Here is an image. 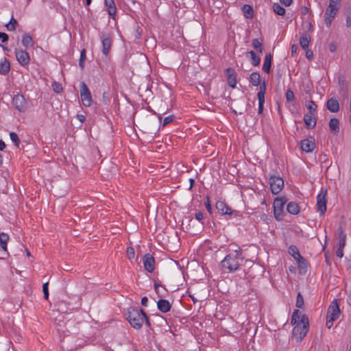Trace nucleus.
Masks as SVG:
<instances>
[{"label": "nucleus", "mask_w": 351, "mask_h": 351, "mask_svg": "<svg viewBox=\"0 0 351 351\" xmlns=\"http://www.w3.org/2000/svg\"><path fill=\"white\" fill-rule=\"evenodd\" d=\"M195 219H196L197 220H198V221H201V220H202V219H203V218H204V215H203V213H202V212L199 211V212L196 213V214H195Z\"/></svg>", "instance_id": "3c124183"}, {"label": "nucleus", "mask_w": 351, "mask_h": 351, "mask_svg": "<svg viewBox=\"0 0 351 351\" xmlns=\"http://www.w3.org/2000/svg\"><path fill=\"white\" fill-rule=\"evenodd\" d=\"M252 45L255 49H257L261 53H263V49L262 40H260L258 38L253 39Z\"/></svg>", "instance_id": "72a5a7b5"}, {"label": "nucleus", "mask_w": 351, "mask_h": 351, "mask_svg": "<svg viewBox=\"0 0 351 351\" xmlns=\"http://www.w3.org/2000/svg\"><path fill=\"white\" fill-rule=\"evenodd\" d=\"M12 104L19 112H25L27 108V102L23 95L17 94L12 99Z\"/></svg>", "instance_id": "9b49d317"}, {"label": "nucleus", "mask_w": 351, "mask_h": 351, "mask_svg": "<svg viewBox=\"0 0 351 351\" xmlns=\"http://www.w3.org/2000/svg\"><path fill=\"white\" fill-rule=\"evenodd\" d=\"M341 0H330V3L339 4Z\"/></svg>", "instance_id": "e2e57ef3"}, {"label": "nucleus", "mask_w": 351, "mask_h": 351, "mask_svg": "<svg viewBox=\"0 0 351 351\" xmlns=\"http://www.w3.org/2000/svg\"><path fill=\"white\" fill-rule=\"evenodd\" d=\"M287 210L291 215H298L300 213V206L295 202H291L287 206Z\"/></svg>", "instance_id": "b1692460"}, {"label": "nucleus", "mask_w": 351, "mask_h": 351, "mask_svg": "<svg viewBox=\"0 0 351 351\" xmlns=\"http://www.w3.org/2000/svg\"><path fill=\"white\" fill-rule=\"evenodd\" d=\"M102 45V53L107 57L112 45V40L109 34H102L100 36Z\"/></svg>", "instance_id": "9d476101"}, {"label": "nucleus", "mask_w": 351, "mask_h": 351, "mask_svg": "<svg viewBox=\"0 0 351 351\" xmlns=\"http://www.w3.org/2000/svg\"><path fill=\"white\" fill-rule=\"evenodd\" d=\"M205 206L206 208V210L210 213H212V207H211V205L209 202V200L208 199V201L205 203Z\"/></svg>", "instance_id": "864d4df0"}, {"label": "nucleus", "mask_w": 351, "mask_h": 351, "mask_svg": "<svg viewBox=\"0 0 351 351\" xmlns=\"http://www.w3.org/2000/svg\"><path fill=\"white\" fill-rule=\"evenodd\" d=\"M51 86L53 88V90L56 93H60L62 90V85L57 82H53Z\"/></svg>", "instance_id": "79ce46f5"}, {"label": "nucleus", "mask_w": 351, "mask_h": 351, "mask_svg": "<svg viewBox=\"0 0 351 351\" xmlns=\"http://www.w3.org/2000/svg\"><path fill=\"white\" fill-rule=\"evenodd\" d=\"M291 324L294 325L293 335L301 341L307 334L309 329V320L306 315L302 314L298 309L294 310Z\"/></svg>", "instance_id": "f257e3e1"}, {"label": "nucleus", "mask_w": 351, "mask_h": 351, "mask_svg": "<svg viewBox=\"0 0 351 351\" xmlns=\"http://www.w3.org/2000/svg\"><path fill=\"white\" fill-rule=\"evenodd\" d=\"M271 191L273 194H278L284 186V180L280 176H271L269 179Z\"/></svg>", "instance_id": "0eeeda50"}, {"label": "nucleus", "mask_w": 351, "mask_h": 351, "mask_svg": "<svg viewBox=\"0 0 351 351\" xmlns=\"http://www.w3.org/2000/svg\"><path fill=\"white\" fill-rule=\"evenodd\" d=\"M22 44L25 49L31 48L34 46V41L32 37L28 34H25L22 37Z\"/></svg>", "instance_id": "5701e85b"}, {"label": "nucleus", "mask_w": 351, "mask_h": 351, "mask_svg": "<svg viewBox=\"0 0 351 351\" xmlns=\"http://www.w3.org/2000/svg\"><path fill=\"white\" fill-rule=\"evenodd\" d=\"M288 252L295 259L298 261H300V259L304 260V258L300 255L298 248L295 245H291L289 247Z\"/></svg>", "instance_id": "c756f323"}, {"label": "nucleus", "mask_w": 351, "mask_h": 351, "mask_svg": "<svg viewBox=\"0 0 351 351\" xmlns=\"http://www.w3.org/2000/svg\"><path fill=\"white\" fill-rule=\"evenodd\" d=\"M326 190L322 189L320 193L317 196V207L320 215H324L326 210Z\"/></svg>", "instance_id": "1a4fd4ad"}, {"label": "nucleus", "mask_w": 351, "mask_h": 351, "mask_svg": "<svg viewBox=\"0 0 351 351\" xmlns=\"http://www.w3.org/2000/svg\"><path fill=\"white\" fill-rule=\"evenodd\" d=\"M173 118H174V117L173 115H170V116L165 117L163 120L162 127H165L169 123L172 122L173 121Z\"/></svg>", "instance_id": "49530a36"}, {"label": "nucleus", "mask_w": 351, "mask_h": 351, "mask_svg": "<svg viewBox=\"0 0 351 351\" xmlns=\"http://www.w3.org/2000/svg\"><path fill=\"white\" fill-rule=\"evenodd\" d=\"M280 1L284 5L289 6L292 3L293 0H280Z\"/></svg>", "instance_id": "603ef678"}, {"label": "nucleus", "mask_w": 351, "mask_h": 351, "mask_svg": "<svg viewBox=\"0 0 351 351\" xmlns=\"http://www.w3.org/2000/svg\"><path fill=\"white\" fill-rule=\"evenodd\" d=\"M226 73L228 77V85L232 88H234L237 84V75L234 70L229 67L226 69Z\"/></svg>", "instance_id": "dca6fc26"}, {"label": "nucleus", "mask_w": 351, "mask_h": 351, "mask_svg": "<svg viewBox=\"0 0 351 351\" xmlns=\"http://www.w3.org/2000/svg\"><path fill=\"white\" fill-rule=\"evenodd\" d=\"M273 10L278 15L283 16L285 14V9L278 3H274Z\"/></svg>", "instance_id": "f704fd0d"}, {"label": "nucleus", "mask_w": 351, "mask_h": 351, "mask_svg": "<svg viewBox=\"0 0 351 351\" xmlns=\"http://www.w3.org/2000/svg\"><path fill=\"white\" fill-rule=\"evenodd\" d=\"M126 254L129 259L134 258L135 255L134 249L131 246L128 247L126 250Z\"/></svg>", "instance_id": "37998d69"}, {"label": "nucleus", "mask_w": 351, "mask_h": 351, "mask_svg": "<svg viewBox=\"0 0 351 351\" xmlns=\"http://www.w3.org/2000/svg\"><path fill=\"white\" fill-rule=\"evenodd\" d=\"M189 182H190V187H189V189H192V187L193 186L194 183H195V180H194V179L191 178V179L189 180Z\"/></svg>", "instance_id": "680f3d73"}, {"label": "nucleus", "mask_w": 351, "mask_h": 351, "mask_svg": "<svg viewBox=\"0 0 351 351\" xmlns=\"http://www.w3.org/2000/svg\"><path fill=\"white\" fill-rule=\"evenodd\" d=\"M77 119L80 120V121L82 123L84 122L86 120L85 116H84L82 114H77Z\"/></svg>", "instance_id": "13d9d810"}, {"label": "nucleus", "mask_w": 351, "mask_h": 351, "mask_svg": "<svg viewBox=\"0 0 351 351\" xmlns=\"http://www.w3.org/2000/svg\"><path fill=\"white\" fill-rule=\"evenodd\" d=\"M247 56H250L251 63L254 66H258L261 62V58L256 54L254 51H250L246 53Z\"/></svg>", "instance_id": "a878e982"}, {"label": "nucleus", "mask_w": 351, "mask_h": 351, "mask_svg": "<svg viewBox=\"0 0 351 351\" xmlns=\"http://www.w3.org/2000/svg\"><path fill=\"white\" fill-rule=\"evenodd\" d=\"M329 50L331 51V52H334L336 51V45L335 44L331 43L329 44Z\"/></svg>", "instance_id": "6e6d98bb"}, {"label": "nucleus", "mask_w": 351, "mask_h": 351, "mask_svg": "<svg viewBox=\"0 0 351 351\" xmlns=\"http://www.w3.org/2000/svg\"><path fill=\"white\" fill-rule=\"evenodd\" d=\"M272 58L273 56L270 53L266 54L265 56L264 62L263 65V70L267 73H269L271 71Z\"/></svg>", "instance_id": "4be33fe9"}, {"label": "nucleus", "mask_w": 351, "mask_h": 351, "mask_svg": "<svg viewBox=\"0 0 351 351\" xmlns=\"http://www.w3.org/2000/svg\"><path fill=\"white\" fill-rule=\"evenodd\" d=\"M261 76L258 72H253L250 77V81L253 86H258L260 84Z\"/></svg>", "instance_id": "2f4dec72"}, {"label": "nucleus", "mask_w": 351, "mask_h": 351, "mask_svg": "<svg viewBox=\"0 0 351 351\" xmlns=\"http://www.w3.org/2000/svg\"><path fill=\"white\" fill-rule=\"evenodd\" d=\"M18 25L17 21L12 16L10 22L5 25L8 31H14Z\"/></svg>", "instance_id": "c9c22d12"}, {"label": "nucleus", "mask_w": 351, "mask_h": 351, "mask_svg": "<svg viewBox=\"0 0 351 351\" xmlns=\"http://www.w3.org/2000/svg\"><path fill=\"white\" fill-rule=\"evenodd\" d=\"M287 202L285 197H279L275 198L273 204L274 215L276 220L280 221L284 216V206Z\"/></svg>", "instance_id": "39448f33"}, {"label": "nucleus", "mask_w": 351, "mask_h": 351, "mask_svg": "<svg viewBox=\"0 0 351 351\" xmlns=\"http://www.w3.org/2000/svg\"><path fill=\"white\" fill-rule=\"evenodd\" d=\"M266 91V84L265 82H263L259 88V91L257 93V97L258 99V112L259 114H261L263 111V106L265 104V95Z\"/></svg>", "instance_id": "f8f14e48"}, {"label": "nucleus", "mask_w": 351, "mask_h": 351, "mask_svg": "<svg viewBox=\"0 0 351 351\" xmlns=\"http://www.w3.org/2000/svg\"><path fill=\"white\" fill-rule=\"evenodd\" d=\"M301 149L306 152H311L315 147V144L313 138H306L301 141Z\"/></svg>", "instance_id": "2eb2a0df"}, {"label": "nucleus", "mask_w": 351, "mask_h": 351, "mask_svg": "<svg viewBox=\"0 0 351 351\" xmlns=\"http://www.w3.org/2000/svg\"><path fill=\"white\" fill-rule=\"evenodd\" d=\"M295 306L299 308H303L304 306V298L300 292L297 295Z\"/></svg>", "instance_id": "4c0bfd02"}, {"label": "nucleus", "mask_w": 351, "mask_h": 351, "mask_svg": "<svg viewBox=\"0 0 351 351\" xmlns=\"http://www.w3.org/2000/svg\"><path fill=\"white\" fill-rule=\"evenodd\" d=\"M311 37L307 34H303L300 39V45L304 50H306L309 45Z\"/></svg>", "instance_id": "cd10ccee"}, {"label": "nucleus", "mask_w": 351, "mask_h": 351, "mask_svg": "<svg viewBox=\"0 0 351 351\" xmlns=\"http://www.w3.org/2000/svg\"><path fill=\"white\" fill-rule=\"evenodd\" d=\"M337 234H338V241L346 242V234L343 232V228L341 227H339L337 229Z\"/></svg>", "instance_id": "ea45409f"}, {"label": "nucleus", "mask_w": 351, "mask_h": 351, "mask_svg": "<svg viewBox=\"0 0 351 351\" xmlns=\"http://www.w3.org/2000/svg\"><path fill=\"white\" fill-rule=\"evenodd\" d=\"M2 162H3V156H2V155L0 154V165H1Z\"/></svg>", "instance_id": "0e129e2a"}, {"label": "nucleus", "mask_w": 351, "mask_h": 351, "mask_svg": "<svg viewBox=\"0 0 351 351\" xmlns=\"http://www.w3.org/2000/svg\"><path fill=\"white\" fill-rule=\"evenodd\" d=\"M10 237L8 234L3 232L0 234V246L5 252H7V243Z\"/></svg>", "instance_id": "c85d7f7f"}, {"label": "nucleus", "mask_w": 351, "mask_h": 351, "mask_svg": "<svg viewBox=\"0 0 351 351\" xmlns=\"http://www.w3.org/2000/svg\"><path fill=\"white\" fill-rule=\"evenodd\" d=\"M104 4L109 16L114 19L117 12V8L114 0H104Z\"/></svg>", "instance_id": "a211bd4d"}, {"label": "nucleus", "mask_w": 351, "mask_h": 351, "mask_svg": "<svg viewBox=\"0 0 351 351\" xmlns=\"http://www.w3.org/2000/svg\"><path fill=\"white\" fill-rule=\"evenodd\" d=\"M48 285H49V282H47L44 283L43 285V294H44V298L45 300H47L49 298Z\"/></svg>", "instance_id": "a18cd8bd"}, {"label": "nucleus", "mask_w": 351, "mask_h": 351, "mask_svg": "<svg viewBox=\"0 0 351 351\" xmlns=\"http://www.w3.org/2000/svg\"><path fill=\"white\" fill-rule=\"evenodd\" d=\"M143 262L146 271L149 273L154 271L155 268V259L152 255L147 253L143 256Z\"/></svg>", "instance_id": "ddd939ff"}, {"label": "nucleus", "mask_w": 351, "mask_h": 351, "mask_svg": "<svg viewBox=\"0 0 351 351\" xmlns=\"http://www.w3.org/2000/svg\"><path fill=\"white\" fill-rule=\"evenodd\" d=\"M10 69V64L9 62L5 58L3 60L0 62V73L2 75H6Z\"/></svg>", "instance_id": "bb28decb"}, {"label": "nucleus", "mask_w": 351, "mask_h": 351, "mask_svg": "<svg viewBox=\"0 0 351 351\" xmlns=\"http://www.w3.org/2000/svg\"><path fill=\"white\" fill-rule=\"evenodd\" d=\"M15 55L17 61L22 66H25L29 64L30 62V58L29 53L25 50H16Z\"/></svg>", "instance_id": "4468645a"}, {"label": "nucleus", "mask_w": 351, "mask_h": 351, "mask_svg": "<svg viewBox=\"0 0 351 351\" xmlns=\"http://www.w3.org/2000/svg\"><path fill=\"white\" fill-rule=\"evenodd\" d=\"M298 46L295 44H293L291 47V53L294 54L297 52Z\"/></svg>", "instance_id": "4d7b16f0"}, {"label": "nucleus", "mask_w": 351, "mask_h": 351, "mask_svg": "<svg viewBox=\"0 0 351 351\" xmlns=\"http://www.w3.org/2000/svg\"><path fill=\"white\" fill-rule=\"evenodd\" d=\"M326 107L331 112H337L339 110V101L334 98H330L327 101Z\"/></svg>", "instance_id": "aec40b11"}, {"label": "nucleus", "mask_w": 351, "mask_h": 351, "mask_svg": "<svg viewBox=\"0 0 351 351\" xmlns=\"http://www.w3.org/2000/svg\"><path fill=\"white\" fill-rule=\"evenodd\" d=\"M157 306L162 313H167L171 309V304L167 300L160 299L157 302Z\"/></svg>", "instance_id": "412c9836"}, {"label": "nucleus", "mask_w": 351, "mask_h": 351, "mask_svg": "<svg viewBox=\"0 0 351 351\" xmlns=\"http://www.w3.org/2000/svg\"><path fill=\"white\" fill-rule=\"evenodd\" d=\"M86 59V49H83L80 52V60H79V66L81 68V69H83L84 67V63H85Z\"/></svg>", "instance_id": "e433bc0d"}, {"label": "nucleus", "mask_w": 351, "mask_h": 351, "mask_svg": "<svg viewBox=\"0 0 351 351\" xmlns=\"http://www.w3.org/2000/svg\"><path fill=\"white\" fill-rule=\"evenodd\" d=\"M325 258L326 259V261H328V258H327V256H325Z\"/></svg>", "instance_id": "774afa93"}, {"label": "nucleus", "mask_w": 351, "mask_h": 351, "mask_svg": "<svg viewBox=\"0 0 351 351\" xmlns=\"http://www.w3.org/2000/svg\"><path fill=\"white\" fill-rule=\"evenodd\" d=\"M80 97L84 106H90L92 104V97L90 92L86 84L82 82L80 84Z\"/></svg>", "instance_id": "6e6552de"}, {"label": "nucleus", "mask_w": 351, "mask_h": 351, "mask_svg": "<svg viewBox=\"0 0 351 351\" xmlns=\"http://www.w3.org/2000/svg\"><path fill=\"white\" fill-rule=\"evenodd\" d=\"M10 139L12 140V143L14 144V145L16 147H19L21 141H20V139H19L17 134L15 132H11L10 133Z\"/></svg>", "instance_id": "58836bf2"}, {"label": "nucleus", "mask_w": 351, "mask_h": 351, "mask_svg": "<svg viewBox=\"0 0 351 351\" xmlns=\"http://www.w3.org/2000/svg\"><path fill=\"white\" fill-rule=\"evenodd\" d=\"M313 56V52L312 50L307 49L306 51V57L307 59L311 60Z\"/></svg>", "instance_id": "8fccbe9b"}, {"label": "nucleus", "mask_w": 351, "mask_h": 351, "mask_svg": "<svg viewBox=\"0 0 351 351\" xmlns=\"http://www.w3.org/2000/svg\"><path fill=\"white\" fill-rule=\"evenodd\" d=\"M8 35L3 32H0V40H1L2 43H5L8 40Z\"/></svg>", "instance_id": "de8ad7c7"}, {"label": "nucleus", "mask_w": 351, "mask_h": 351, "mask_svg": "<svg viewBox=\"0 0 351 351\" xmlns=\"http://www.w3.org/2000/svg\"><path fill=\"white\" fill-rule=\"evenodd\" d=\"M329 128L330 132L337 134L339 132V121L336 118H332L329 121Z\"/></svg>", "instance_id": "393cba45"}, {"label": "nucleus", "mask_w": 351, "mask_h": 351, "mask_svg": "<svg viewBox=\"0 0 351 351\" xmlns=\"http://www.w3.org/2000/svg\"><path fill=\"white\" fill-rule=\"evenodd\" d=\"M126 319L130 325L136 329H140L144 321L147 326L149 327L151 326L149 317L143 309L138 311L137 308L133 307L128 308Z\"/></svg>", "instance_id": "f03ea898"}, {"label": "nucleus", "mask_w": 351, "mask_h": 351, "mask_svg": "<svg viewBox=\"0 0 351 351\" xmlns=\"http://www.w3.org/2000/svg\"><path fill=\"white\" fill-rule=\"evenodd\" d=\"M161 287L158 283H154V289L157 294L159 295V287Z\"/></svg>", "instance_id": "bf43d9fd"}, {"label": "nucleus", "mask_w": 351, "mask_h": 351, "mask_svg": "<svg viewBox=\"0 0 351 351\" xmlns=\"http://www.w3.org/2000/svg\"><path fill=\"white\" fill-rule=\"evenodd\" d=\"M242 261L241 251L239 250L228 254L221 261V264L223 269H228L230 272H233L239 269Z\"/></svg>", "instance_id": "7ed1b4c3"}, {"label": "nucleus", "mask_w": 351, "mask_h": 351, "mask_svg": "<svg viewBox=\"0 0 351 351\" xmlns=\"http://www.w3.org/2000/svg\"><path fill=\"white\" fill-rule=\"evenodd\" d=\"M339 4L329 3L328 6L326 9L325 12V23L326 25L329 27L331 25L332 21L336 16L337 12L339 10Z\"/></svg>", "instance_id": "423d86ee"}, {"label": "nucleus", "mask_w": 351, "mask_h": 351, "mask_svg": "<svg viewBox=\"0 0 351 351\" xmlns=\"http://www.w3.org/2000/svg\"><path fill=\"white\" fill-rule=\"evenodd\" d=\"M286 99L288 101H293L295 99L294 93L291 89H288L286 92Z\"/></svg>", "instance_id": "c03bdc74"}, {"label": "nucleus", "mask_w": 351, "mask_h": 351, "mask_svg": "<svg viewBox=\"0 0 351 351\" xmlns=\"http://www.w3.org/2000/svg\"><path fill=\"white\" fill-rule=\"evenodd\" d=\"M26 252H27V256H31V254H30L29 252L27 250H26Z\"/></svg>", "instance_id": "338daca9"}, {"label": "nucleus", "mask_w": 351, "mask_h": 351, "mask_svg": "<svg viewBox=\"0 0 351 351\" xmlns=\"http://www.w3.org/2000/svg\"><path fill=\"white\" fill-rule=\"evenodd\" d=\"M148 299L147 297H143L141 298V304L144 306H146L147 305Z\"/></svg>", "instance_id": "5fc2aeb1"}, {"label": "nucleus", "mask_w": 351, "mask_h": 351, "mask_svg": "<svg viewBox=\"0 0 351 351\" xmlns=\"http://www.w3.org/2000/svg\"><path fill=\"white\" fill-rule=\"evenodd\" d=\"M346 25L348 27L351 26V12L346 16Z\"/></svg>", "instance_id": "09e8293b"}, {"label": "nucleus", "mask_w": 351, "mask_h": 351, "mask_svg": "<svg viewBox=\"0 0 351 351\" xmlns=\"http://www.w3.org/2000/svg\"><path fill=\"white\" fill-rule=\"evenodd\" d=\"M216 209L221 215H232L233 213L232 210L222 201L217 202Z\"/></svg>", "instance_id": "f3484780"}, {"label": "nucleus", "mask_w": 351, "mask_h": 351, "mask_svg": "<svg viewBox=\"0 0 351 351\" xmlns=\"http://www.w3.org/2000/svg\"><path fill=\"white\" fill-rule=\"evenodd\" d=\"M242 11L247 19H252L253 17L254 11L251 5L247 4L244 5L242 7Z\"/></svg>", "instance_id": "7c9ffc66"}, {"label": "nucleus", "mask_w": 351, "mask_h": 351, "mask_svg": "<svg viewBox=\"0 0 351 351\" xmlns=\"http://www.w3.org/2000/svg\"><path fill=\"white\" fill-rule=\"evenodd\" d=\"M86 5H89L91 3V0H86Z\"/></svg>", "instance_id": "69168bd1"}, {"label": "nucleus", "mask_w": 351, "mask_h": 351, "mask_svg": "<svg viewBox=\"0 0 351 351\" xmlns=\"http://www.w3.org/2000/svg\"><path fill=\"white\" fill-rule=\"evenodd\" d=\"M346 245V242L337 241V249L336 251V256L340 258L343 256V249Z\"/></svg>", "instance_id": "473e14b6"}, {"label": "nucleus", "mask_w": 351, "mask_h": 351, "mask_svg": "<svg viewBox=\"0 0 351 351\" xmlns=\"http://www.w3.org/2000/svg\"><path fill=\"white\" fill-rule=\"evenodd\" d=\"M317 104L312 100H311L307 105V109L308 110V113L310 114H314L317 110Z\"/></svg>", "instance_id": "a19ab883"}, {"label": "nucleus", "mask_w": 351, "mask_h": 351, "mask_svg": "<svg viewBox=\"0 0 351 351\" xmlns=\"http://www.w3.org/2000/svg\"><path fill=\"white\" fill-rule=\"evenodd\" d=\"M313 114L307 113L304 116V121L307 129H313L316 125V119L313 117Z\"/></svg>", "instance_id": "6ab92c4d"}, {"label": "nucleus", "mask_w": 351, "mask_h": 351, "mask_svg": "<svg viewBox=\"0 0 351 351\" xmlns=\"http://www.w3.org/2000/svg\"><path fill=\"white\" fill-rule=\"evenodd\" d=\"M341 311L337 300H334L330 303L327 311L326 326L328 328H330L332 326L333 322L339 317Z\"/></svg>", "instance_id": "20e7f679"}, {"label": "nucleus", "mask_w": 351, "mask_h": 351, "mask_svg": "<svg viewBox=\"0 0 351 351\" xmlns=\"http://www.w3.org/2000/svg\"><path fill=\"white\" fill-rule=\"evenodd\" d=\"M5 148V143L2 140H0V150L3 151Z\"/></svg>", "instance_id": "052dcab7"}]
</instances>
